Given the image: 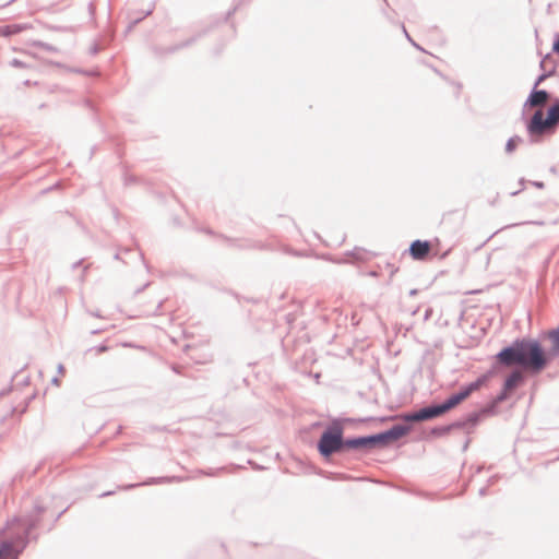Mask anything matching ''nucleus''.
I'll list each match as a JSON object with an SVG mask.
<instances>
[{
  "label": "nucleus",
  "instance_id": "obj_25",
  "mask_svg": "<svg viewBox=\"0 0 559 559\" xmlns=\"http://www.w3.org/2000/svg\"><path fill=\"white\" fill-rule=\"evenodd\" d=\"M23 31H25V28L21 27V26H9L7 28V32L4 35H11L13 33L23 32Z\"/></svg>",
  "mask_w": 559,
  "mask_h": 559
},
{
  "label": "nucleus",
  "instance_id": "obj_26",
  "mask_svg": "<svg viewBox=\"0 0 559 559\" xmlns=\"http://www.w3.org/2000/svg\"><path fill=\"white\" fill-rule=\"evenodd\" d=\"M332 479L348 480V479H352V476H349L347 474H334Z\"/></svg>",
  "mask_w": 559,
  "mask_h": 559
},
{
  "label": "nucleus",
  "instance_id": "obj_13",
  "mask_svg": "<svg viewBox=\"0 0 559 559\" xmlns=\"http://www.w3.org/2000/svg\"><path fill=\"white\" fill-rule=\"evenodd\" d=\"M548 338L552 344L551 354L559 355V326L548 332Z\"/></svg>",
  "mask_w": 559,
  "mask_h": 559
},
{
  "label": "nucleus",
  "instance_id": "obj_6",
  "mask_svg": "<svg viewBox=\"0 0 559 559\" xmlns=\"http://www.w3.org/2000/svg\"><path fill=\"white\" fill-rule=\"evenodd\" d=\"M345 450H353L358 452H368L370 451V442L368 436H358L346 438L345 441Z\"/></svg>",
  "mask_w": 559,
  "mask_h": 559
},
{
  "label": "nucleus",
  "instance_id": "obj_31",
  "mask_svg": "<svg viewBox=\"0 0 559 559\" xmlns=\"http://www.w3.org/2000/svg\"><path fill=\"white\" fill-rule=\"evenodd\" d=\"M236 10H237V7H235L233 10H229V11L226 13L225 17H224V22H226V21H227V19H228V17H229V16H230V15H231Z\"/></svg>",
  "mask_w": 559,
  "mask_h": 559
},
{
  "label": "nucleus",
  "instance_id": "obj_3",
  "mask_svg": "<svg viewBox=\"0 0 559 559\" xmlns=\"http://www.w3.org/2000/svg\"><path fill=\"white\" fill-rule=\"evenodd\" d=\"M559 126V98L548 107L546 117L543 110H536L526 123L527 133L534 138L542 134H551Z\"/></svg>",
  "mask_w": 559,
  "mask_h": 559
},
{
  "label": "nucleus",
  "instance_id": "obj_15",
  "mask_svg": "<svg viewBox=\"0 0 559 559\" xmlns=\"http://www.w3.org/2000/svg\"><path fill=\"white\" fill-rule=\"evenodd\" d=\"M488 377L486 374H483L478 377L475 381L464 385L465 389L468 391V393H473L477 390H479L487 381Z\"/></svg>",
  "mask_w": 559,
  "mask_h": 559
},
{
  "label": "nucleus",
  "instance_id": "obj_33",
  "mask_svg": "<svg viewBox=\"0 0 559 559\" xmlns=\"http://www.w3.org/2000/svg\"><path fill=\"white\" fill-rule=\"evenodd\" d=\"M497 478H498L497 476H492V477H490V478L488 479V485H492V484H495V481L497 480Z\"/></svg>",
  "mask_w": 559,
  "mask_h": 559
},
{
  "label": "nucleus",
  "instance_id": "obj_23",
  "mask_svg": "<svg viewBox=\"0 0 559 559\" xmlns=\"http://www.w3.org/2000/svg\"><path fill=\"white\" fill-rule=\"evenodd\" d=\"M455 393L457 394L462 402L465 401L471 395V393H468L464 385Z\"/></svg>",
  "mask_w": 559,
  "mask_h": 559
},
{
  "label": "nucleus",
  "instance_id": "obj_32",
  "mask_svg": "<svg viewBox=\"0 0 559 559\" xmlns=\"http://www.w3.org/2000/svg\"><path fill=\"white\" fill-rule=\"evenodd\" d=\"M478 493H479V496H480V497L486 496V493H487V487H481V488L479 489V492H478Z\"/></svg>",
  "mask_w": 559,
  "mask_h": 559
},
{
  "label": "nucleus",
  "instance_id": "obj_24",
  "mask_svg": "<svg viewBox=\"0 0 559 559\" xmlns=\"http://www.w3.org/2000/svg\"><path fill=\"white\" fill-rule=\"evenodd\" d=\"M143 8L139 9V12L143 13L144 15H147L152 12L153 5L151 3H146L142 5ZM138 12V10H135Z\"/></svg>",
  "mask_w": 559,
  "mask_h": 559
},
{
  "label": "nucleus",
  "instance_id": "obj_12",
  "mask_svg": "<svg viewBox=\"0 0 559 559\" xmlns=\"http://www.w3.org/2000/svg\"><path fill=\"white\" fill-rule=\"evenodd\" d=\"M462 401L460 400V397L457 396L456 393H453L452 395H450L448 399H445L442 403H440L444 414L448 413L449 411L453 409L454 407H456L459 404H461Z\"/></svg>",
  "mask_w": 559,
  "mask_h": 559
},
{
  "label": "nucleus",
  "instance_id": "obj_38",
  "mask_svg": "<svg viewBox=\"0 0 559 559\" xmlns=\"http://www.w3.org/2000/svg\"><path fill=\"white\" fill-rule=\"evenodd\" d=\"M555 35H559V31Z\"/></svg>",
  "mask_w": 559,
  "mask_h": 559
},
{
  "label": "nucleus",
  "instance_id": "obj_28",
  "mask_svg": "<svg viewBox=\"0 0 559 559\" xmlns=\"http://www.w3.org/2000/svg\"><path fill=\"white\" fill-rule=\"evenodd\" d=\"M360 251L361 249L355 248L354 251L350 252V255L355 257L356 259H361Z\"/></svg>",
  "mask_w": 559,
  "mask_h": 559
},
{
  "label": "nucleus",
  "instance_id": "obj_20",
  "mask_svg": "<svg viewBox=\"0 0 559 559\" xmlns=\"http://www.w3.org/2000/svg\"><path fill=\"white\" fill-rule=\"evenodd\" d=\"M449 427H450L451 431L454 430V429H466V428H468L464 417L461 418V419H457L455 421H452L451 424H449Z\"/></svg>",
  "mask_w": 559,
  "mask_h": 559
},
{
  "label": "nucleus",
  "instance_id": "obj_2",
  "mask_svg": "<svg viewBox=\"0 0 559 559\" xmlns=\"http://www.w3.org/2000/svg\"><path fill=\"white\" fill-rule=\"evenodd\" d=\"M344 427L340 420H333L321 433L317 443L318 452L325 460L345 450Z\"/></svg>",
  "mask_w": 559,
  "mask_h": 559
},
{
  "label": "nucleus",
  "instance_id": "obj_30",
  "mask_svg": "<svg viewBox=\"0 0 559 559\" xmlns=\"http://www.w3.org/2000/svg\"><path fill=\"white\" fill-rule=\"evenodd\" d=\"M532 185L538 189L544 188V182H542V181H532Z\"/></svg>",
  "mask_w": 559,
  "mask_h": 559
},
{
  "label": "nucleus",
  "instance_id": "obj_14",
  "mask_svg": "<svg viewBox=\"0 0 559 559\" xmlns=\"http://www.w3.org/2000/svg\"><path fill=\"white\" fill-rule=\"evenodd\" d=\"M488 377L486 374H483L478 377L475 381L464 385L465 389L468 391V393H473L477 390H479L487 381Z\"/></svg>",
  "mask_w": 559,
  "mask_h": 559
},
{
  "label": "nucleus",
  "instance_id": "obj_4",
  "mask_svg": "<svg viewBox=\"0 0 559 559\" xmlns=\"http://www.w3.org/2000/svg\"><path fill=\"white\" fill-rule=\"evenodd\" d=\"M411 426L397 424L389 428L388 430L381 431L379 433L369 435L368 439L370 442V449L386 447L393 441H396L404 436H406L411 431Z\"/></svg>",
  "mask_w": 559,
  "mask_h": 559
},
{
  "label": "nucleus",
  "instance_id": "obj_1",
  "mask_svg": "<svg viewBox=\"0 0 559 559\" xmlns=\"http://www.w3.org/2000/svg\"><path fill=\"white\" fill-rule=\"evenodd\" d=\"M549 362L539 341L528 337L514 340L495 356V367H520L532 373H539Z\"/></svg>",
  "mask_w": 559,
  "mask_h": 559
},
{
  "label": "nucleus",
  "instance_id": "obj_10",
  "mask_svg": "<svg viewBox=\"0 0 559 559\" xmlns=\"http://www.w3.org/2000/svg\"><path fill=\"white\" fill-rule=\"evenodd\" d=\"M524 377L520 370H513L504 380L503 386L506 390L512 391L523 381Z\"/></svg>",
  "mask_w": 559,
  "mask_h": 559
},
{
  "label": "nucleus",
  "instance_id": "obj_22",
  "mask_svg": "<svg viewBox=\"0 0 559 559\" xmlns=\"http://www.w3.org/2000/svg\"><path fill=\"white\" fill-rule=\"evenodd\" d=\"M554 72H555V69H551L550 71L542 73L540 75H538V78L536 79L533 87L537 88V86L542 82H544L547 78L551 76L554 74Z\"/></svg>",
  "mask_w": 559,
  "mask_h": 559
},
{
  "label": "nucleus",
  "instance_id": "obj_7",
  "mask_svg": "<svg viewBox=\"0 0 559 559\" xmlns=\"http://www.w3.org/2000/svg\"><path fill=\"white\" fill-rule=\"evenodd\" d=\"M550 98L549 92L533 87L524 106L536 107L546 103Z\"/></svg>",
  "mask_w": 559,
  "mask_h": 559
},
{
  "label": "nucleus",
  "instance_id": "obj_29",
  "mask_svg": "<svg viewBox=\"0 0 559 559\" xmlns=\"http://www.w3.org/2000/svg\"><path fill=\"white\" fill-rule=\"evenodd\" d=\"M407 41L411 43L413 46H415L416 48L420 49V50H424L423 48H420L414 40H413V37L411 36H407L406 37Z\"/></svg>",
  "mask_w": 559,
  "mask_h": 559
},
{
  "label": "nucleus",
  "instance_id": "obj_27",
  "mask_svg": "<svg viewBox=\"0 0 559 559\" xmlns=\"http://www.w3.org/2000/svg\"><path fill=\"white\" fill-rule=\"evenodd\" d=\"M552 51L556 53H559V37H556V39L552 44Z\"/></svg>",
  "mask_w": 559,
  "mask_h": 559
},
{
  "label": "nucleus",
  "instance_id": "obj_34",
  "mask_svg": "<svg viewBox=\"0 0 559 559\" xmlns=\"http://www.w3.org/2000/svg\"><path fill=\"white\" fill-rule=\"evenodd\" d=\"M401 29H402V32H403V34H404L405 36H408V35H409V34L407 33V31H406V28H405V26H404V25H402V26H401Z\"/></svg>",
  "mask_w": 559,
  "mask_h": 559
},
{
  "label": "nucleus",
  "instance_id": "obj_18",
  "mask_svg": "<svg viewBox=\"0 0 559 559\" xmlns=\"http://www.w3.org/2000/svg\"><path fill=\"white\" fill-rule=\"evenodd\" d=\"M402 418H403V420L408 421V423L423 421V416L420 415V408L418 411L404 414L402 416Z\"/></svg>",
  "mask_w": 559,
  "mask_h": 559
},
{
  "label": "nucleus",
  "instance_id": "obj_35",
  "mask_svg": "<svg viewBox=\"0 0 559 559\" xmlns=\"http://www.w3.org/2000/svg\"><path fill=\"white\" fill-rule=\"evenodd\" d=\"M548 57H549V55H547V56L545 57V59H543V60L540 61V63H539L540 68H544V64H545L546 59H547Z\"/></svg>",
  "mask_w": 559,
  "mask_h": 559
},
{
  "label": "nucleus",
  "instance_id": "obj_36",
  "mask_svg": "<svg viewBox=\"0 0 559 559\" xmlns=\"http://www.w3.org/2000/svg\"><path fill=\"white\" fill-rule=\"evenodd\" d=\"M191 358H192L195 362H198V364H199V362H201V360H200L198 357H195V356H191Z\"/></svg>",
  "mask_w": 559,
  "mask_h": 559
},
{
  "label": "nucleus",
  "instance_id": "obj_9",
  "mask_svg": "<svg viewBox=\"0 0 559 559\" xmlns=\"http://www.w3.org/2000/svg\"><path fill=\"white\" fill-rule=\"evenodd\" d=\"M444 414L440 403L439 404H430L420 408V415L423 416V421L431 420L433 418L440 417Z\"/></svg>",
  "mask_w": 559,
  "mask_h": 559
},
{
  "label": "nucleus",
  "instance_id": "obj_37",
  "mask_svg": "<svg viewBox=\"0 0 559 559\" xmlns=\"http://www.w3.org/2000/svg\"><path fill=\"white\" fill-rule=\"evenodd\" d=\"M456 88H457V91H456V95H459L460 90H461V84H457V85H456Z\"/></svg>",
  "mask_w": 559,
  "mask_h": 559
},
{
  "label": "nucleus",
  "instance_id": "obj_17",
  "mask_svg": "<svg viewBox=\"0 0 559 559\" xmlns=\"http://www.w3.org/2000/svg\"><path fill=\"white\" fill-rule=\"evenodd\" d=\"M523 142V139L519 135L511 136L506 144V152L511 154L515 151L516 146Z\"/></svg>",
  "mask_w": 559,
  "mask_h": 559
},
{
  "label": "nucleus",
  "instance_id": "obj_8",
  "mask_svg": "<svg viewBox=\"0 0 559 559\" xmlns=\"http://www.w3.org/2000/svg\"><path fill=\"white\" fill-rule=\"evenodd\" d=\"M509 390L502 388L501 392L497 394L486 406L483 407L484 413L497 414L498 405L509 397Z\"/></svg>",
  "mask_w": 559,
  "mask_h": 559
},
{
  "label": "nucleus",
  "instance_id": "obj_5",
  "mask_svg": "<svg viewBox=\"0 0 559 559\" xmlns=\"http://www.w3.org/2000/svg\"><path fill=\"white\" fill-rule=\"evenodd\" d=\"M431 249V245L428 240H414L409 248V254L414 260H424L427 258Z\"/></svg>",
  "mask_w": 559,
  "mask_h": 559
},
{
  "label": "nucleus",
  "instance_id": "obj_16",
  "mask_svg": "<svg viewBox=\"0 0 559 559\" xmlns=\"http://www.w3.org/2000/svg\"><path fill=\"white\" fill-rule=\"evenodd\" d=\"M230 242V246H235L238 248H262L260 242L251 241V240H245L243 242L236 239H228Z\"/></svg>",
  "mask_w": 559,
  "mask_h": 559
},
{
  "label": "nucleus",
  "instance_id": "obj_21",
  "mask_svg": "<svg viewBox=\"0 0 559 559\" xmlns=\"http://www.w3.org/2000/svg\"><path fill=\"white\" fill-rule=\"evenodd\" d=\"M11 548H12L11 544L8 542H4L0 548V559H4V558L9 557L11 554Z\"/></svg>",
  "mask_w": 559,
  "mask_h": 559
},
{
  "label": "nucleus",
  "instance_id": "obj_19",
  "mask_svg": "<svg viewBox=\"0 0 559 559\" xmlns=\"http://www.w3.org/2000/svg\"><path fill=\"white\" fill-rule=\"evenodd\" d=\"M431 435L435 437H443L451 432L449 425L436 426L431 429Z\"/></svg>",
  "mask_w": 559,
  "mask_h": 559
},
{
  "label": "nucleus",
  "instance_id": "obj_11",
  "mask_svg": "<svg viewBox=\"0 0 559 559\" xmlns=\"http://www.w3.org/2000/svg\"><path fill=\"white\" fill-rule=\"evenodd\" d=\"M491 413H484L483 408L464 416L468 428L475 427L484 417L491 416Z\"/></svg>",
  "mask_w": 559,
  "mask_h": 559
}]
</instances>
